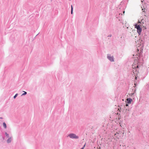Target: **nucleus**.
Listing matches in <instances>:
<instances>
[{
    "mask_svg": "<svg viewBox=\"0 0 149 149\" xmlns=\"http://www.w3.org/2000/svg\"><path fill=\"white\" fill-rule=\"evenodd\" d=\"M126 4L124 3L122 4L121 2L120 5L119 6V8L118 9L119 10H118V13L116 14V18L118 19L120 23L122 24H123L124 23L122 19V16L123 14H124L125 13V9L126 8Z\"/></svg>",
    "mask_w": 149,
    "mask_h": 149,
    "instance_id": "f257e3e1",
    "label": "nucleus"
},
{
    "mask_svg": "<svg viewBox=\"0 0 149 149\" xmlns=\"http://www.w3.org/2000/svg\"><path fill=\"white\" fill-rule=\"evenodd\" d=\"M143 63L142 62H141V63L139 62L137 63L136 65L134 66L133 65L132 66L133 70L132 71L131 73L132 74L134 75V76L135 77V79L136 80L138 79L137 75L139 72L138 69L142 65Z\"/></svg>",
    "mask_w": 149,
    "mask_h": 149,
    "instance_id": "f03ea898",
    "label": "nucleus"
},
{
    "mask_svg": "<svg viewBox=\"0 0 149 149\" xmlns=\"http://www.w3.org/2000/svg\"><path fill=\"white\" fill-rule=\"evenodd\" d=\"M135 28L137 29V32L139 35H140L142 31V28L140 25H138L137 24H135Z\"/></svg>",
    "mask_w": 149,
    "mask_h": 149,
    "instance_id": "7ed1b4c3",
    "label": "nucleus"
},
{
    "mask_svg": "<svg viewBox=\"0 0 149 149\" xmlns=\"http://www.w3.org/2000/svg\"><path fill=\"white\" fill-rule=\"evenodd\" d=\"M68 136L71 139H78L79 138L78 136H77L74 133H70L68 135Z\"/></svg>",
    "mask_w": 149,
    "mask_h": 149,
    "instance_id": "20e7f679",
    "label": "nucleus"
},
{
    "mask_svg": "<svg viewBox=\"0 0 149 149\" xmlns=\"http://www.w3.org/2000/svg\"><path fill=\"white\" fill-rule=\"evenodd\" d=\"M145 30H144L142 32V38H143L144 40H147V38L148 37L147 36V33L146 32H145ZM146 31V30H145Z\"/></svg>",
    "mask_w": 149,
    "mask_h": 149,
    "instance_id": "39448f33",
    "label": "nucleus"
},
{
    "mask_svg": "<svg viewBox=\"0 0 149 149\" xmlns=\"http://www.w3.org/2000/svg\"><path fill=\"white\" fill-rule=\"evenodd\" d=\"M62 73L61 72L58 73L56 74L57 77L59 81L62 80Z\"/></svg>",
    "mask_w": 149,
    "mask_h": 149,
    "instance_id": "423d86ee",
    "label": "nucleus"
},
{
    "mask_svg": "<svg viewBox=\"0 0 149 149\" xmlns=\"http://www.w3.org/2000/svg\"><path fill=\"white\" fill-rule=\"evenodd\" d=\"M146 22L143 19H141V21L140 22V24L142 25V26L144 27H145V25L146 24Z\"/></svg>",
    "mask_w": 149,
    "mask_h": 149,
    "instance_id": "0eeeda50",
    "label": "nucleus"
},
{
    "mask_svg": "<svg viewBox=\"0 0 149 149\" xmlns=\"http://www.w3.org/2000/svg\"><path fill=\"white\" fill-rule=\"evenodd\" d=\"M107 58L111 62H112V56H111V54H108L107 55Z\"/></svg>",
    "mask_w": 149,
    "mask_h": 149,
    "instance_id": "6e6552de",
    "label": "nucleus"
},
{
    "mask_svg": "<svg viewBox=\"0 0 149 149\" xmlns=\"http://www.w3.org/2000/svg\"><path fill=\"white\" fill-rule=\"evenodd\" d=\"M132 101V100L131 98H129L127 99L126 102L127 104H130L131 103Z\"/></svg>",
    "mask_w": 149,
    "mask_h": 149,
    "instance_id": "1a4fd4ad",
    "label": "nucleus"
},
{
    "mask_svg": "<svg viewBox=\"0 0 149 149\" xmlns=\"http://www.w3.org/2000/svg\"><path fill=\"white\" fill-rule=\"evenodd\" d=\"M129 0H123L121 2V3H124L126 4V5Z\"/></svg>",
    "mask_w": 149,
    "mask_h": 149,
    "instance_id": "9d476101",
    "label": "nucleus"
},
{
    "mask_svg": "<svg viewBox=\"0 0 149 149\" xmlns=\"http://www.w3.org/2000/svg\"><path fill=\"white\" fill-rule=\"evenodd\" d=\"M12 141V139L11 137L9 138L7 140V143H10Z\"/></svg>",
    "mask_w": 149,
    "mask_h": 149,
    "instance_id": "9b49d317",
    "label": "nucleus"
},
{
    "mask_svg": "<svg viewBox=\"0 0 149 149\" xmlns=\"http://www.w3.org/2000/svg\"><path fill=\"white\" fill-rule=\"evenodd\" d=\"M3 126L4 128L6 129L7 128L6 124L5 122L3 123Z\"/></svg>",
    "mask_w": 149,
    "mask_h": 149,
    "instance_id": "f8f14e48",
    "label": "nucleus"
},
{
    "mask_svg": "<svg viewBox=\"0 0 149 149\" xmlns=\"http://www.w3.org/2000/svg\"><path fill=\"white\" fill-rule=\"evenodd\" d=\"M23 92H24V93L22 94L21 95L22 96L25 95L27 94V92H26L24 91H23Z\"/></svg>",
    "mask_w": 149,
    "mask_h": 149,
    "instance_id": "ddd939ff",
    "label": "nucleus"
},
{
    "mask_svg": "<svg viewBox=\"0 0 149 149\" xmlns=\"http://www.w3.org/2000/svg\"><path fill=\"white\" fill-rule=\"evenodd\" d=\"M114 134L115 136L116 137H117V136L118 135H119V134H118V133H117V134H115L114 133H112V135Z\"/></svg>",
    "mask_w": 149,
    "mask_h": 149,
    "instance_id": "4468645a",
    "label": "nucleus"
},
{
    "mask_svg": "<svg viewBox=\"0 0 149 149\" xmlns=\"http://www.w3.org/2000/svg\"><path fill=\"white\" fill-rule=\"evenodd\" d=\"M71 14H73V8L72 7V5H71Z\"/></svg>",
    "mask_w": 149,
    "mask_h": 149,
    "instance_id": "2eb2a0df",
    "label": "nucleus"
},
{
    "mask_svg": "<svg viewBox=\"0 0 149 149\" xmlns=\"http://www.w3.org/2000/svg\"><path fill=\"white\" fill-rule=\"evenodd\" d=\"M5 135L8 138H9V134L7 132H6L5 133Z\"/></svg>",
    "mask_w": 149,
    "mask_h": 149,
    "instance_id": "dca6fc26",
    "label": "nucleus"
},
{
    "mask_svg": "<svg viewBox=\"0 0 149 149\" xmlns=\"http://www.w3.org/2000/svg\"><path fill=\"white\" fill-rule=\"evenodd\" d=\"M134 85H135V86H134V88H135V87H136V86L137 85V82H136L135 81L134 82Z\"/></svg>",
    "mask_w": 149,
    "mask_h": 149,
    "instance_id": "f3484780",
    "label": "nucleus"
},
{
    "mask_svg": "<svg viewBox=\"0 0 149 149\" xmlns=\"http://www.w3.org/2000/svg\"><path fill=\"white\" fill-rule=\"evenodd\" d=\"M18 94L17 93H16L13 97V98L14 99H15L16 97L17 96Z\"/></svg>",
    "mask_w": 149,
    "mask_h": 149,
    "instance_id": "a211bd4d",
    "label": "nucleus"
},
{
    "mask_svg": "<svg viewBox=\"0 0 149 149\" xmlns=\"http://www.w3.org/2000/svg\"><path fill=\"white\" fill-rule=\"evenodd\" d=\"M139 57L140 58H141V53H140L139 54Z\"/></svg>",
    "mask_w": 149,
    "mask_h": 149,
    "instance_id": "6ab92c4d",
    "label": "nucleus"
},
{
    "mask_svg": "<svg viewBox=\"0 0 149 149\" xmlns=\"http://www.w3.org/2000/svg\"><path fill=\"white\" fill-rule=\"evenodd\" d=\"M118 110H119V111H120L121 110V108H120V109H118Z\"/></svg>",
    "mask_w": 149,
    "mask_h": 149,
    "instance_id": "aec40b11",
    "label": "nucleus"
},
{
    "mask_svg": "<svg viewBox=\"0 0 149 149\" xmlns=\"http://www.w3.org/2000/svg\"><path fill=\"white\" fill-rule=\"evenodd\" d=\"M114 61V58H113V56H112V62H113Z\"/></svg>",
    "mask_w": 149,
    "mask_h": 149,
    "instance_id": "412c9836",
    "label": "nucleus"
},
{
    "mask_svg": "<svg viewBox=\"0 0 149 149\" xmlns=\"http://www.w3.org/2000/svg\"><path fill=\"white\" fill-rule=\"evenodd\" d=\"M128 104H127V102H126V104L125 106H128Z\"/></svg>",
    "mask_w": 149,
    "mask_h": 149,
    "instance_id": "4be33fe9",
    "label": "nucleus"
},
{
    "mask_svg": "<svg viewBox=\"0 0 149 149\" xmlns=\"http://www.w3.org/2000/svg\"><path fill=\"white\" fill-rule=\"evenodd\" d=\"M85 146V144L84 146H83V147L82 148H83V149H84Z\"/></svg>",
    "mask_w": 149,
    "mask_h": 149,
    "instance_id": "5701e85b",
    "label": "nucleus"
},
{
    "mask_svg": "<svg viewBox=\"0 0 149 149\" xmlns=\"http://www.w3.org/2000/svg\"><path fill=\"white\" fill-rule=\"evenodd\" d=\"M111 35H109L108 36V37H111Z\"/></svg>",
    "mask_w": 149,
    "mask_h": 149,
    "instance_id": "b1692460",
    "label": "nucleus"
},
{
    "mask_svg": "<svg viewBox=\"0 0 149 149\" xmlns=\"http://www.w3.org/2000/svg\"><path fill=\"white\" fill-rule=\"evenodd\" d=\"M143 12H144L145 13L146 12L145 10H144L143 11Z\"/></svg>",
    "mask_w": 149,
    "mask_h": 149,
    "instance_id": "393cba45",
    "label": "nucleus"
},
{
    "mask_svg": "<svg viewBox=\"0 0 149 149\" xmlns=\"http://www.w3.org/2000/svg\"><path fill=\"white\" fill-rule=\"evenodd\" d=\"M2 138H3V140L5 138H4V137H3Z\"/></svg>",
    "mask_w": 149,
    "mask_h": 149,
    "instance_id": "a878e982",
    "label": "nucleus"
},
{
    "mask_svg": "<svg viewBox=\"0 0 149 149\" xmlns=\"http://www.w3.org/2000/svg\"><path fill=\"white\" fill-rule=\"evenodd\" d=\"M3 118L2 117H0V119H2Z\"/></svg>",
    "mask_w": 149,
    "mask_h": 149,
    "instance_id": "bb28decb",
    "label": "nucleus"
},
{
    "mask_svg": "<svg viewBox=\"0 0 149 149\" xmlns=\"http://www.w3.org/2000/svg\"><path fill=\"white\" fill-rule=\"evenodd\" d=\"M140 21H138V23H140Z\"/></svg>",
    "mask_w": 149,
    "mask_h": 149,
    "instance_id": "cd10ccee",
    "label": "nucleus"
},
{
    "mask_svg": "<svg viewBox=\"0 0 149 149\" xmlns=\"http://www.w3.org/2000/svg\"><path fill=\"white\" fill-rule=\"evenodd\" d=\"M1 122H3V121H2V120H1L0 121Z\"/></svg>",
    "mask_w": 149,
    "mask_h": 149,
    "instance_id": "c85d7f7f",
    "label": "nucleus"
},
{
    "mask_svg": "<svg viewBox=\"0 0 149 149\" xmlns=\"http://www.w3.org/2000/svg\"><path fill=\"white\" fill-rule=\"evenodd\" d=\"M80 149H83V148H81Z\"/></svg>",
    "mask_w": 149,
    "mask_h": 149,
    "instance_id": "c756f323",
    "label": "nucleus"
},
{
    "mask_svg": "<svg viewBox=\"0 0 149 149\" xmlns=\"http://www.w3.org/2000/svg\"><path fill=\"white\" fill-rule=\"evenodd\" d=\"M144 15L145 16H146V15Z\"/></svg>",
    "mask_w": 149,
    "mask_h": 149,
    "instance_id": "7c9ffc66",
    "label": "nucleus"
},
{
    "mask_svg": "<svg viewBox=\"0 0 149 149\" xmlns=\"http://www.w3.org/2000/svg\"><path fill=\"white\" fill-rule=\"evenodd\" d=\"M55 77L56 78V77L55 76Z\"/></svg>",
    "mask_w": 149,
    "mask_h": 149,
    "instance_id": "2f4dec72",
    "label": "nucleus"
},
{
    "mask_svg": "<svg viewBox=\"0 0 149 149\" xmlns=\"http://www.w3.org/2000/svg\"><path fill=\"white\" fill-rule=\"evenodd\" d=\"M112 137H113V136L112 135Z\"/></svg>",
    "mask_w": 149,
    "mask_h": 149,
    "instance_id": "473e14b6",
    "label": "nucleus"
}]
</instances>
